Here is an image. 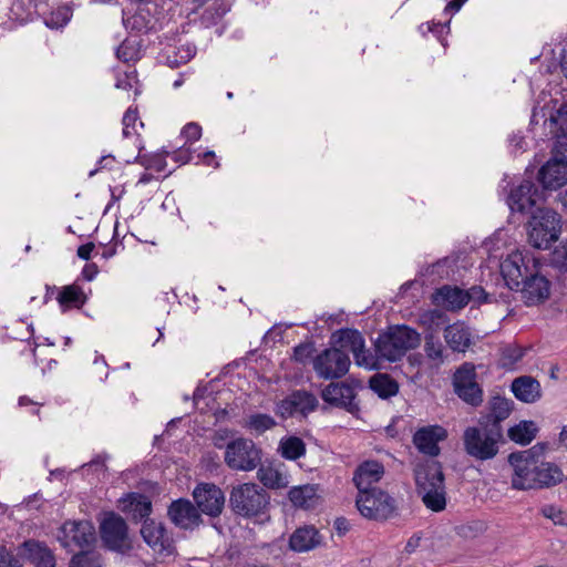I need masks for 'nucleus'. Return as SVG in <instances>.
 <instances>
[{
  "instance_id": "nucleus-27",
  "label": "nucleus",
  "mask_w": 567,
  "mask_h": 567,
  "mask_svg": "<svg viewBox=\"0 0 567 567\" xmlns=\"http://www.w3.org/2000/svg\"><path fill=\"white\" fill-rule=\"evenodd\" d=\"M444 339L455 352H465L472 344V333L463 322H455L445 327Z\"/></svg>"
},
{
  "instance_id": "nucleus-2",
  "label": "nucleus",
  "mask_w": 567,
  "mask_h": 567,
  "mask_svg": "<svg viewBox=\"0 0 567 567\" xmlns=\"http://www.w3.org/2000/svg\"><path fill=\"white\" fill-rule=\"evenodd\" d=\"M501 272L506 286L520 293L527 307L544 303L550 297L551 284L539 274L535 258L516 251L501 264Z\"/></svg>"
},
{
  "instance_id": "nucleus-37",
  "label": "nucleus",
  "mask_w": 567,
  "mask_h": 567,
  "mask_svg": "<svg viewBox=\"0 0 567 567\" xmlns=\"http://www.w3.org/2000/svg\"><path fill=\"white\" fill-rule=\"evenodd\" d=\"M537 429L533 421H522L508 429V437L520 445L529 444L536 436Z\"/></svg>"
},
{
  "instance_id": "nucleus-4",
  "label": "nucleus",
  "mask_w": 567,
  "mask_h": 567,
  "mask_svg": "<svg viewBox=\"0 0 567 567\" xmlns=\"http://www.w3.org/2000/svg\"><path fill=\"white\" fill-rule=\"evenodd\" d=\"M414 477L417 493L422 496L424 505L433 512L443 511L446 507V492L441 463L427 461L417 464Z\"/></svg>"
},
{
  "instance_id": "nucleus-8",
  "label": "nucleus",
  "mask_w": 567,
  "mask_h": 567,
  "mask_svg": "<svg viewBox=\"0 0 567 567\" xmlns=\"http://www.w3.org/2000/svg\"><path fill=\"white\" fill-rule=\"evenodd\" d=\"M262 451L247 437H236L229 441L225 464L233 471L250 472L261 464Z\"/></svg>"
},
{
  "instance_id": "nucleus-52",
  "label": "nucleus",
  "mask_w": 567,
  "mask_h": 567,
  "mask_svg": "<svg viewBox=\"0 0 567 567\" xmlns=\"http://www.w3.org/2000/svg\"><path fill=\"white\" fill-rule=\"evenodd\" d=\"M333 527L339 536H343L350 530V522L346 517H337Z\"/></svg>"
},
{
  "instance_id": "nucleus-23",
  "label": "nucleus",
  "mask_w": 567,
  "mask_h": 567,
  "mask_svg": "<svg viewBox=\"0 0 567 567\" xmlns=\"http://www.w3.org/2000/svg\"><path fill=\"white\" fill-rule=\"evenodd\" d=\"M538 188L532 181H524L513 188L508 195L507 204L512 212L528 213L536 205Z\"/></svg>"
},
{
  "instance_id": "nucleus-58",
  "label": "nucleus",
  "mask_w": 567,
  "mask_h": 567,
  "mask_svg": "<svg viewBox=\"0 0 567 567\" xmlns=\"http://www.w3.org/2000/svg\"><path fill=\"white\" fill-rule=\"evenodd\" d=\"M466 1L467 0H452L446 4L445 10L458 11Z\"/></svg>"
},
{
  "instance_id": "nucleus-14",
  "label": "nucleus",
  "mask_w": 567,
  "mask_h": 567,
  "mask_svg": "<svg viewBox=\"0 0 567 567\" xmlns=\"http://www.w3.org/2000/svg\"><path fill=\"white\" fill-rule=\"evenodd\" d=\"M193 498L200 514L218 517L225 506V494L213 483H199L193 491Z\"/></svg>"
},
{
  "instance_id": "nucleus-32",
  "label": "nucleus",
  "mask_w": 567,
  "mask_h": 567,
  "mask_svg": "<svg viewBox=\"0 0 567 567\" xmlns=\"http://www.w3.org/2000/svg\"><path fill=\"white\" fill-rule=\"evenodd\" d=\"M551 120L559 126L560 133L556 135L553 156H567V102L563 103L557 111V116Z\"/></svg>"
},
{
  "instance_id": "nucleus-60",
  "label": "nucleus",
  "mask_w": 567,
  "mask_h": 567,
  "mask_svg": "<svg viewBox=\"0 0 567 567\" xmlns=\"http://www.w3.org/2000/svg\"><path fill=\"white\" fill-rule=\"evenodd\" d=\"M560 68H561L563 74L567 79V53H565L561 58Z\"/></svg>"
},
{
  "instance_id": "nucleus-40",
  "label": "nucleus",
  "mask_w": 567,
  "mask_h": 567,
  "mask_svg": "<svg viewBox=\"0 0 567 567\" xmlns=\"http://www.w3.org/2000/svg\"><path fill=\"white\" fill-rule=\"evenodd\" d=\"M424 352L427 359L442 363L443 362V344L440 339L433 333L429 332L424 338Z\"/></svg>"
},
{
  "instance_id": "nucleus-42",
  "label": "nucleus",
  "mask_w": 567,
  "mask_h": 567,
  "mask_svg": "<svg viewBox=\"0 0 567 567\" xmlns=\"http://www.w3.org/2000/svg\"><path fill=\"white\" fill-rule=\"evenodd\" d=\"M421 322L430 330H436L447 322V317L442 310H430L421 316Z\"/></svg>"
},
{
  "instance_id": "nucleus-55",
  "label": "nucleus",
  "mask_w": 567,
  "mask_h": 567,
  "mask_svg": "<svg viewBox=\"0 0 567 567\" xmlns=\"http://www.w3.org/2000/svg\"><path fill=\"white\" fill-rule=\"evenodd\" d=\"M109 458V455L103 453V454H99L96 455L91 462L86 463V464H83L82 467H85V466H100L101 468L103 470H106V465H105V462L106 460Z\"/></svg>"
},
{
  "instance_id": "nucleus-35",
  "label": "nucleus",
  "mask_w": 567,
  "mask_h": 567,
  "mask_svg": "<svg viewBox=\"0 0 567 567\" xmlns=\"http://www.w3.org/2000/svg\"><path fill=\"white\" fill-rule=\"evenodd\" d=\"M257 468V478L265 487L277 489L287 486V478L279 470L261 464Z\"/></svg>"
},
{
  "instance_id": "nucleus-11",
  "label": "nucleus",
  "mask_w": 567,
  "mask_h": 567,
  "mask_svg": "<svg viewBox=\"0 0 567 567\" xmlns=\"http://www.w3.org/2000/svg\"><path fill=\"white\" fill-rule=\"evenodd\" d=\"M454 393L466 404L477 408L483 403V389L477 382L476 367L464 362L453 374Z\"/></svg>"
},
{
  "instance_id": "nucleus-1",
  "label": "nucleus",
  "mask_w": 567,
  "mask_h": 567,
  "mask_svg": "<svg viewBox=\"0 0 567 567\" xmlns=\"http://www.w3.org/2000/svg\"><path fill=\"white\" fill-rule=\"evenodd\" d=\"M336 343L349 348L359 367L377 370L381 362L400 361L410 350L416 349L421 343V334L405 324L389 327L379 333L374 340V352L365 349L362 333L357 329L343 328L333 332Z\"/></svg>"
},
{
  "instance_id": "nucleus-56",
  "label": "nucleus",
  "mask_w": 567,
  "mask_h": 567,
  "mask_svg": "<svg viewBox=\"0 0 567 567\" xmlns=\"http://www.w3.org/2000/svg\"><path fill=\"white\" fill-rule=\"evenodd\" d=\"M421 536L417 534H414L411 536L405 545V553L412 554L415 551V549L420 546Z\"/></svg>"
},
{
  "instance_id": "nucleus-39",
  "label": "nucleus",
  "mask_w": 567,
  "mask_h": 567,
  "mask_svg": "<svg viewBox=\"0 0 567 567\" xmlns=\"http://www.w3.org/2000/svg\"><path fill=\"white\" fill-rule=\"evenodd\" d=\"M69 567H101L100 556L92 548L82 549L73 555Z\"/></svg>"
},
{
  "instance_id": "nucleus-20",
  "label": "nucleus",
  "mask_w": 567,
  "mask_h": 567,
  "mask_svg": "<svg viewBox=\"0 0 567 567\" xmlns=\"http://www.w3.org/2000/svg\"><path fill=\"white\" fill-rule=\"evenodd\" d=\"M545 189H558L567 184V156H553L538 172Z\"/></svg>"
},
{
  "instance_id": "nucleus-5",
  "label": "nucleus",
  "mask_w": 567,
  "mask_h": 567,
  "mask_svg": "<svg viewBox=\"0 0 567 567\" xmlns=\"http://www.w3.org/2000/svg\"><path fill=\"white\" fill-rule=\"evenodd\" d=\"M545 450V444L537 443L528 450L508 455V463L513 467L511 482L514 489L527 491L535 487L539 460L544 458Z\"/></svg>"
},
{
  "instance_id": "nucleus-61",
  "label": "nucleus",
  "mask_w": 567,
  "mask_h": 567,
  "mask_svg": "<svg viewBox=\"0 0 567 567\" xmlns=\"http://www.w3.org/2000/svg\"><path fill=\"white\" fill-rule=\"evenodd\" d=\"M28 404H33V401L30 400L28 396H20L19 405L20 406H24V405H28Z\"/></svg>"
},
{
  "instance_id": "nucleus-9",
  "label": "nucleus",
  "mask_w": 567,
  "mask_h": 567,
  "mask_svg": "<svg viewBox=\"0 0 567 567\" xmlns=\"http://www.w3.org/2000/svg\"><path fill=\"white\" fill-rule=\"evenodd\" d=\"M331 348L324 349L317 357L313 358V370L320 379L334 380L346 375L349 371L351 361L348 353L339 343L334 342L333 334L331 336Z\"/></svg>"
},
{
  "instance_id": "nucleus-28",
  "label": "nucleus",
  "mask_w": 567,
  "mask_h": 567,
  "mask_svg": "<svg viewBox=\"0 0 567 567\" xmlns=\"http://www.w3.org/2000/svg\"><path fill=\"white\" fill-rule=\"evenodd\" d=\"M467 293L458 287L443 286L433 295L436 305L449 310H460L467 305Z\"/></svg>"
},
{
  "instance_id": "nucleus-18",
  "label": "nucleus",
  "mask_w": 567,
  "mask_h": 567,
  "mask_svg": "<svg viewBox=\"0 0 567 567\" xmlns=\"http://www.w3.org/2000/svg\"><path fill=\"white\" fill-rule=\"evenodd\" d=\"M322 400L340 409H344L351 414L359 411V405L355 402L354 389L346 382L329 383L321 392Z\"/></svg>"
},
{
  "instance_id": "nucleus-38",
  "label": "nucleus",
  "mask_w": 567,
  "mask_h": 567,
  "mask_svg": "<svg viewBox=\"0 0 567 567\" xmlns=\"http://www.w3.org/2000/svg\"><path fill=\"white\" fill-rule=\"evenodd\" d=\"M276 425V420L266 413L250 414L244 423V427L257 435L264 434L266 431L274 429Z\"/></svg>"
},
{
  "instance_id": "nucleus-29",
  "label": "nucleus",
  "mask_w": 567,
  "mask_h": 567,
  "mask_svg": "<svg viewBox=\"0 0 567 567\" xmlns=\"http://www.w3.org/2000/svg\"><path fill=\"white\" fill-rule=\"evenodd\" d=\"M23 546L27 558L37 567H55V556L44 543L28 540Z\"/></svg>"
},
{
  "instance_id": "nucleus-25",
  "label": "nucleus",
  "mask_w": 567,
  "mask_h": 567,
  "mask_svg": "<svg viewBox=\"0 0 567 567\" xmlns=\"http://www.w3.org/2000/svg\"><path fill=\"white\" fill-rule=\"evenodd\" d=\"M511 390L515 398L524 403H535L542 398L540 383L530 375L514 379Z\"/></svg>"
},
{
  "instance_id": "nucleus-64",
  "label": "nucleus",
  "mask_w": 567,
  "mask_h": 567,
  "mask_svg": "<svg viewBox=\"0 0 567 567\" xmlns=\"http://www.w3.org/2000/svg\"><path fill=\"white\" fill-rule=\"evenodd\" d=\"M560 440L561 441H566L567 440V426H565L563 429V431L560 432Z\"/></svg>"
},
{
  "instance_id": "nucleus-44",
  "label": "nucleus",
  "mask_w": 567,
  "mask_h": 567,
  "mask_svg": "<svg viewBox=\"0 0 567 567\" xmlns=\"http://www.w3.org/2000/svg\"><path fill=\"white\" fill-rule=\"evenodd\" d=\"M550 264L561 274H567V241L556 247L550 257Z\"/></svg>"
},
{
  "instance_id": "nucleus-3",
  "label": "nucleus",
  "mask_w": 567,
  "mask_h": 567,
  "mask_svg": "<svg viewBox=\"0 0 567 567\" xmlns=\"http://www.w3.org/2000/svg\"><path fill=\"white\" fill-rule=\"evenodd\" d=\"M270 494L256 483H241L229 494L231 512L241 518L264 524L270 520Z\"/></svg>"
},
{
  "instance_id": "nucleus-47",
  "label": "nucleus",
  "mask_w": 567,
  "mask_h": 567,
  "mask_svg": "<svg viewBox=\"0 0 567 567\" xmlns=\"http://www.w3.org/2000/svg\"><path fill=\"white\" fill-rule=\"evenodd\" d=\"M524 357V351L515 346H506L502 349L503 365H513Z\"/></svg>"
},
{
  "instance_id": "nucleus-49",
  "label": "nucleus",
  "mask_w": 567,
  "mask_h": 567,
  "mask_svg": "<svg viewBox=\"0 0 567 567\" xmlns=\"http://www.w3.org/2000/svg\"><path fill=\"white\" fill-rule=\"evenodd\" d=\"M467 293V303L470 301H475L477 302L478 305L481 303H487V302H492L494 299H493V296H491L489 293H487L482 287L480 286H474L472 287L470 290L466 291Z\"/></svg>"
},
{
  "instance_id": "nucleus-45",
  "label": "nucleus",
  "mask_w": 567,
  "mask_h": 567,
  "mask_svg": "<svg viewBox=\"0 0 567 567\" xmlns=\"http://www.w3.org/2000/svg\"><path fill=\"white\" fill-rule=\"evenodd\" d=\"M140 164L145 167V169H154L156 172H163L166 167V159L161 154H154L150 156H141L138 159Z\"/></svg>"
},
{
  "instance_id": "nucleus-36",
  "label": "nucleus",
  "mask_w": 567,
  "mask_h": 567,
  "mask_svg": "<svg viewBox=\"0 0 567 567\" xmlns=\"http://www.w3.org/2000/svg\"><path fill=\"white\" fill-rule=\"evenodd\" d=\"M278 451L284 458L296 461L306 454V444L302 439L291 435L280 440Z\"/></svg>"
},
{
  "instance_id": "nucleus-17",
  "label": "nucleus",
  "mask_w": 567,
  "mask_h": 567,
  "mask_svg": "<svg viewBox=\"0 0 567 567\" xmlns=\"http://www.w3.org/2000/svg\"><path fill=\"white\" fill-rule=\"evenodd\" d=\"M141 535L144 542L158 554L168 556L175 550L174 540L163 523L151 518L145 519L141 528Z\"/></svg>"
},
{
  "instance_id": "nucleus-21",
  "label": "nucleus",
  "mask_w": 567,
  "mask_h": 567,
  "mask_svg": "<svg viewBox=\"0 0 567 567\" xmlns=\"http://www.w3.org/2000/svg\"><path fill=\"white\" fill-rule=\"evenodd\" d=\"M514 409V402L501 395H494L488 401V412L478 419L480 425H487L498 430L503 434L502 422L505 421Z\"/></svg>"
},
{
  "instance_id": "nucleus-63",
  "label": "nucleus",
  "mask_w": 567,
  "mask_h": 567,
  "mask_svg": "<svg viewBox=\"0 0 567 567\" xmlns=\"http://www.w3.org/2000/svg\"><path fill=\"white\" fill-rule=\"evenodd\" d=\"M209 0H192V2L195 4L196 8L203 7L205 3H207Z\"/></svg>"
},
{
  "instance_id": "nucleus-51",
  "label": "nucleus",
  "mask_w": 567,
  "mask_h": 567,
  "mask_svg": "<svg viewBox=\"0 0 567 567\" xmlns=\"http://www.w3.org/2000/svg\"><path fill=\"white\" fill-rule=\"evenodd\" d=\"M182 134L187 141L195 142L202 136V127L197 123L190 122L184 126Z\"/></svg>"
},
{
  "instance_id": "nucleus-62",
  "label": "nucleus",
  "mask_w": 567,
  "mask_h": 567,
  "mask_svg": "<svg viewBox=\"0 0 567 567\" xmlns=\"http://www.w3.org/2000/svg\"><path fill=\"white\" fill-rule=\"evenodd\" d=\"M553 512H554V507H551V506L550 507H546V508L543 509V514L546 517L551 518V519L554 518Z\"/></svg>"
},
{
  "instance_id": "nucleus-26",
  "label": "nucleus",
  "mask_w": 567,
  "mask_h": 567,
  "mask_svg": "<svg viewBox=\"0 0 567 567\" xmlns=\"http://www.w3.org/2000/svg\"><path fill=\"white\" fill-rule=\"evenodd\" d=\"M122 511L132 516L134 520L150 519L152 501L141 493H130L121 499Z\"/></svg>"
},
{
  "instance_id": "nucleus-13",
  "label": "nucleus",
  "mask_w": 567,
  "mask_h": 567,
  "mask_svg": "<svg viewBox=\"0 0 567 567\" xmlns=\"http://www.w3.org/2000/svg\"><path fill=\"white\" fill-rule=\"evenodd\" d=\"M100 535L105 547L113 551L124 553L132 548L127 524L115 513H110L103 518Z\"/></svg>"
},
{
  "instance_id": "nucleus-12",
  "label": "nucleus",
  "mask_w": 567,
  "mask_h": 567,
  "mask_svg": "<svg viewBox=\"0 0 567 567\" xmlns=\"http://www.w3.org/2000/svg\"><path fill=\"white\" fill-rule=\"evenodd\" d=\"M58 540L69 551L93 548L96 540L95 527L89 520H68L60 527Z\"/></svg>"
},
{
  "instance_id": "nucleus-53",
  "label": "nucleus",
  "mask_w": 567,
  "mask_h": 567,
  "mask_svg": "<svg viewBox=\"0 0 567 567\" xmlns=\"http://www.w3.org/2000/svg\"><path fill=\"white\" fill-rule=\"evenodd\" d=\"M94 247L95 246L93 243H87V244L81 245L76 251L78 257L83 260H89L91 258V254H92Z\"/></svg>"
},
{
  "instance_id": "nucleus-30",
  "label": "nucleus",
  "mask_w": 567,
  "mask_h": 567,
  "mask_svg": "<svg viewBox=\"0 0 567 567\" xmlns=\"http://www.w3.org/2000/svg\"><path fill=\"white\" fill-rule=\"evenodd\" d=\"M538 474L533 489L548 488L563 482L564 474L558 465L539 460Z\"/></svg>"
},
{
  "instance_id": "nucleus-16",
  "label": "nucleus",
  "mask_w": 567,
  "mask_h": 567,
  "mask_svg": "<svg viewBox=\"0 0 567 567\" xmlns=\"http://www.w3.org/2000/svg\"><path fill=\"white\" fill-rule=\"evenodd\" d=\"M167 516L175 526L185 530H193L203 524L198 508L187 498L173 501L167 508Z\"/></svg>"
},
{
  "instance_id": "nucleus-19",
  "label": "nucleus",
  "mask_w": 567,
  "mask_h": 567,
  "mask_svg": "<svg viewBox=\"0 0 567 567\" xmlns=\"http://www.w3.org/2000/svg\"><path fill=\"white\" fill-rule=\"evenodd\" d=\"M447 437V431L441 425H427L419 429L413 435V444L419 452L429 456H437L441 452L439 442Z\"/></svg>"
},
{
  "instance_id": "nucleus-59",
  "label": "nucleus",
  "mask_w": 567,
  "mask_h": 567,
  "mask_svg": "<svg viewBox=\"0 0 567 567\" xmlns=\"http://www.w3.org/2000/svg\"><path fill=\"white\" fill-rule=\"evenodd\" d=\"M153 179V175L150 173H143L138 179L140 184H147Z\"/></svg>"
},
{
  "instance_id": "nucleus-7",
  "label": "nucleus",
  "mask_w": 567,
  "mask_h": 567,
  "mask_svg": "<svg viewBox=\"0 0 567 567\" xmlns=\"http://www.w3.org/2000/svg\"><path fill=\"white\" fill-rule=\"evenodd\" d=\"M462 439L464 451L468 456L477 461H487L497 455L503 434L498 430L478 424L466 427Z\"/></svg>"
},
{
  "instance_id": "nucleus-6",
  "label": "nucleus",
  "mask_w": 567,
  "mask_h": 567,
  "mask_svg": "<svg viewBox=\"0 0 567 567\" xmlns=\"http://www.w3.org/2000/svg\"><path fill=\"white\" fill-rule=\"evenodd\" d=\"M561 231V217L550 208H538L528 224V243L537 249H548Z\"/></svg>"
},
{
  "instance_id": "nucleus-57",
  "label": "nucleus",
  "mask_w": 567,
  "mask_h": 567,
  "mask_svg": "<svg viewBox=\"0 0 567 567\" xmlns=\"http://www.w3.org/2000/svg\"><path fill=\"white\" fill-rule=\"evenodd\" d=\"M137 120V115L135 112L126 111L123 116V125L126 127H130L131 125H134Z\"/></svg>"
},
{
  "instance_id": "nucleus-10",
  "label": "nucleus",
  "mask_w": 567,
  "mask_h": 567,
  "mask_svg": "<svg viewBox=\"0 0 567 567\" xmlns=\"http://www.w3.org/2000/svg\"><path fill=\"white\" fill-rule=\"evenodd\" d=\"M355 504L360 514L368 519L386 520L396 512L395 499L380 488L359 493Z\"/></svg>"
},
{
  "instance_id": "nucleus-24",
  "label": "nucleus",
  "mask_w": 567,
  "mask_h": 567,
  "mask_svg": "<svg viewBox=\"0 0 567 567\" xmlns=\"http://www.w3.org/2000/svg\"><path fill=\"white\" fill-rule=\"evenodd\" d=\"M384 474V466L378 461H365L358 466L353 475V482L359 493L374 489L372 485L378 483Z\"/></svg>"
},
{
  "instance_id": "nucleus-54",
  "label": "nucleus",
  "mask_w": 567,
  "mask_h": 567,
  "mask_svg": "<svg viewBox=\"0 0 567 567\" xmlns=\"http://www.w3.org/2000/svg\"><path fill=\"white\" fill-rule=\"evenodd\" d=\"M99 272V268L95 264H86L82 270V276L85 280H93Z\"/></svg>"
},
{
  "instance_id": "nucleus-22",
  "label": "nucleus",
  "mask_w": 567,
  "mask_h": 567,
  "mask_svg": "<svg viewBox=\"0 0 567 567\" xmlns=\"http://www.w3.org/2000/svg\"><path fill=\"white\" fill-rule=\"evenodd\" d=\"M323 545V536L313 525H303L293 530L288 547L295 553H308Z\"/></svg>"
},
{
  "instance_id": "nucleus-34",
  "label": "nucleus",
  "mask_w": 567,
  "mask_h": 567,
  "mask_svg": "<svg viewBox=\"0 0 567 567\" xmlns=\"http://www.w3.org/2000/svg\"><path fill=\"white\" fill-rule=\"evenodd\" d=\"M56 299L63 310L70 308H81L86 302V296L83 289L76 285H69L63 287Z\"/></svg>"
},
{
  "instance_id": "nucleus-43",
  "label": "nucleus",
  "mask_w": 567,
  "mask_h": 567,
  "mask_svg": "<svg viewBox=\"0 0 567 567\" xmlns=\"http://www.w3.org/2000/svg\"><path fill=\"white\" fill-rule=\"evenodd\" d=\"M116 56L123 62L136 61L138 59V50L134 41L124 40L116 50Z\"/></svg>"
},
{
  "instance_id": "nucleus-50",
  "label": "nucleus",
  "mask_w": 567,
  "mask_h": 567,
  "mask_svg": "<svg viewBox=\"0 0 567 567\" xmlns=\"http://www.w3.org/2000/svg\"><path fill=\"white\" fill-rule=\"evenodd\" d=\"M0 567H22V564L4 546H0Z\"/></svg>"
},
{
  "instance_id": "nucleus-31",
  "label": "nucleus",
  "mask_w": 567,
  "mask_h": 567,
  "mask_svg": "<svg viewBox=\"0 0 567 567\" xmlns=\"http://www.w3.org/2000/svg\"><path fill=\"white\" fill-rule=\"evenodd\" d=\"M288 497L296 507L312 508L317 503V487L310 484L295 486L289 491Z\"/></svg>"
},
{
  "instance_id": "nucleus-33",
  "label": "nucleus",
  "mask_w": 567,
  "mask_h": 567,
  "mask_svg": "<svg viewBox=\"0 0 567 567\" xmlns=\"http://www.w3.org/2000/svg\"><path fill=\"white\" fill-rule=\"evenodd\" d=\"M369 385L383 400L392 398L399 392V383L386 373H377L371 377Z\"/></svg>"
},
{
  "instance_id": "nucleus-15",
  "label": "nucleus",
  "mask_w": 567,
  "mask_h": 567,
  "mask_svg": "<svg viewBox=\"0 0 567 567\" xmlns=\"http://www.w3.org/2000/svg\"><path fill=\"white\" fill-rule=\"evenodd\" d=\"M318 404L317 398L311 392L296 390L276 404L275 412L282 419L291 417L297 412L308 415L318 408Z\"/></svg>"
},
{
  "instance_id": "nucleus-46",
  "label": "nucleus",
  "mask_w": 567,
  "mask_h": 567,
  "mask_svg": "<svg viewBox=\"0 0 567 567\" xmlns=\"http://www.w3.org/2000/svg\"><path fill=\"white\" fill-rule=\"evenodd\" d=\"M315 350L313 342H302L293 348L292 359L305 364L312 357Z\"/></svg>"
},
{
  "instance_id": "nucleus-48",
  "label": "nucleus",
  "mask_w": 567,
  "mask_h": 567,
  "mask_svg": "<svg viewBox=\"0 0 567 567\" xmlns=\"http://www.w3.org/2000/svg\"><path fill=\"white\" fill-rule=\"evenodd\" d=\"M234 437V432L228 429H219L214 432L212 436L213 445L216 449L225 450V453H227V446L229 444V441Z\"/></svg>"
},
{
  "instance_id": "nucleus-41",
  "label": "nucleus",
  "mask_w": 567,
  "mask_h": 567,
  "mask_svg": "<svg viewBox=\"0 0 567 567\" xmlns=\"http://www.w3.org/2000/svg\"><path fill=\"white\" fill-rule=\"evenodd\" d=\"M196 53L194 45L186 44L176 49L172 54H167L166 63L171 68H177L187 63Z\"/></svg>"
}]
</instances>
